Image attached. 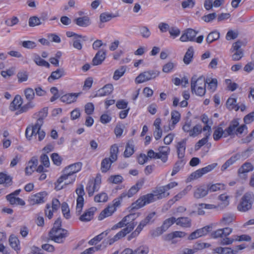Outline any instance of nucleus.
I'll return each mask as SVG.
<instances>
[{
	"mask_svg": "<svg viewBox=\"0 0 254 254\" xmlns=\"http://www.w3.org/2000/svg\"><path fill=\"white\" fill-rule=\"evenodd\" d=\"M134 225V224H130L128 227H126L119 232H118L114 236V237L109 239L108 240L109 244L111 245L122 238L124 237L125 236H126V235L130 233L133 229Z\"/></svg>",
	"mask_w": 254,
	"mask_h": 254,
	"instance_id": "6e6552de",
	"label": "nucleus"
},
{
	"mask_svg": "<svg viewBox=\"0 0 254 254\" xmlns=\"http://www.w3.org/2000/svg\"><path fill=\"white\" fill-rule=\"evenodd\" d=\"M134 145L133 144V141H129L126 146V149L124 152V156L125 157H129L132 155L134 153Z\"/></svg>",
	"mask_w": 254,
	"mask_h": 254,
	"instance_id": "4c0bfd02",
	"label": "nucleus"
},
{
	"mask_svg": "<svg viewBox=\"0 0 254 254\" xmlns=\"http://www.w3.org/2000/svg\"><path fill=\"white\" fill-rule=\"evenodd\" d=\"M146 204L143 196L139 198L135 202L131 204V209H138Z\"/></svg>",
	"mask_w": 254,
	"mask_h": 254,
	"instance_id": "79ce46f5",
	"label": "nucleus"
},
{
	"mask_svg": "<svg viewBox=\"0 0 254 254\" xmlns=\"http://www.w3.org/2000/svg\"><path fill=\"white\" fill-rule=\"evenodd\" d=\"M47 195L46 192H41L31 195L29 199L30 204L35 205L45 202V198Z\"/></svg>",
	"mask_w": 254,
	"mask_h": 254,
	"instance_id": "ddd939ff",
	"label": "nucleus"
},
{
	"mask_svg": "<svg viewBox=\"0 0 254 254\" xmlns=\"http://www.w3.org/2000/svg\"><path fill=\"white\" fill-rule=\"evenodd\" d=\"M186 145V139L178 142L177 144V154L178 158L182 159L185 156Z\"/></svg>",
	"mask_w": 254,
	"mask_h": 254,
	"instance_id": "393cba45",
	"label": "nucleus"
},
{
	"mask_svg": "<svg viewBox=\"0 0 254 254\" xmlns=\"http://www.w3.org/2000/svg\"><path fill=\"white\" fill-rule=\"evenodd\" d=\"M236 102V99L231 97L229 98L226 102V106L227 108L230 110L233 109L235 110L236 107L237 106Z\"/></svg>",
	"mask_w": 254,
	"mask_h": 254,
	"instance_id": "4d7b16f0",
	"label": "nucleus"
},
{
	"mask_svg": "<svg viewBox=\"0 0 254 254\" xmlns=\"http://www.w3.org/2000/svg\"><path fill=\"white\" fill-rule=\"evenodd\" d=\"M106 58V51L104 50H99L95 55L92 60V65H98L101 64Z\"/></svg>",
	"mask_w": 254,
	"mask_h": 254,
	"instance_id": "dca6fc26",
	"label": "nucleus"
},
{
	"mask_svg": "<svg viewBox=\"0 0 254 254\" xmlns=\"http://www.w3.org/2000/svg\"><path fill=\"white\" fill-rule=\"evenodd\" d=\"M12 177L6 174L0 173V184L3 185L4 187H9L12 185Z\"/></svg>",
	"mask_w": 254,
	"mask_h": 254,
	"instance_id": "7c9ffc66",
	"label": "nucleus"
},
{
	"mask_svg": "<svg viewBox=\"0 0 254 254\" xmlns=\"http://www.w3.org/2000/svg\"><path fill=\"white\" fill-rule=\"evenodd\" d=\"M35 106V105L32 101H28V102L27 104L24 105L20 108L19 112L20 113L26 112L29 109L33 108Z\"/></svg>",
	"mask_w": 254,
	"mask_h": 254,
	"instance_id": "13d9d810",
	"label": "nucleus"
},
{
	"mask_svg": "<svg viewBox=\"0 0 254 254\" xmlns=\"http://www.w3.org/2000/svg\"><path fill=\"white\" fill-rule=\"evenodd\" d=\"M254 202V194L252 192H247L241 197L237 209L242 212L248 211L252 208Z\"/></svg>",
	"mask_w": 254,
	"mask_h": 254,
	"instance_id": "7ed1b4c3",
	"label": "nucleus"
},
{
	"mask_svg": "<svg viewBox=\"0 0 254 254\" xmlns=\"http://www.w3.org/2000/svg\"><path fill=\"white\" fill-rule=\"evenodd\" d=\"M184 164H185V162L183 160H181L177 161L175 163V164L173 168L172 172L171 173V176H173L175 174H176L180 170L181 168L183 167Z\"/></svg>",
	"mask_w": 254,
	"mask_h": 254,
	"instance_id": "603ef678",
	"label": "nucleus"
},
{
	"mask_svg": "<svg viewBox=\"0 0 254 254\" xmlns=\"http://www.w3.org/2000/svg\"><path fill=\"white\" fill-rule=\"evenodd\" d=\"M210 133L209 132H206L205 137L199 140L195 145L194 148L195 150H199L203 145L205 144L208 141V139Z\"/></svg>",
	"mask_w": 254,
	"mask_h": 254,
	"instance_id": "37998d69",
	"label": "nucleus"
},
{
	"mask_svg": "<svg viewBox=\"0 0 254 254\" xmlns=\"http://www.w3.org/2000/svg\"><path fill=\"white\" fill-rule=\"evenodd\" d=\"M19 22V19L16 16H13L11 18L5 20L4 23L7 26H13L17 24Z\"/></svg>",
	"mask_w": 254,
	"mask_h": 254,
	"instance_id": "338daca9",
	"label": "nucleus"
},
{
	"mask_svg": "<svg viewBox=\"0 0 254 254\" xmlns=\"http://www.w3.org/2000/svg\"><path fill=\"white\" fill-rule=\"evenodd\" d=\"M116 16L112 13L104 12L100 15V20L101 23H104L110 21L112 18L115 17Z\"/></svg>",
	"mask_w": 254,
	"mask_h": 254,
	"instance_id": "3c124183",
	"label": "nucleus"
},
{
	"mask_svg": "<svg viewBox=\"0 0 254 254\" xmlns=\"http://www.w3.org/2000/svg\"><path fill=\"white\" fill-rule=\"evenodd\" d=\"M195 4L194 0H185L182 2L181 5L183 8H192Z\"/></svg>",
	"mask_w": 254,
	"mask_h": 254,
	"instance_id": "e2e57ef3",
	"label": "nucleus"
},
{
	"mask_svg": "<svg viewBox=\"0 0 254 254\" xmlns=\"http://www.w3.org/2000/svg\"><path fill=\"white\" fill-rule=\"evenodd\" d=\"M42 24L41 19L36 16L30 17L29 19L28 24L30 27H35Z\"/></svg>",
	"mask_w": 254,
	"mask_h": 254,
	"instance_id": "49530a36",
	"label": "nucleus"
},
{
	"mask_svg": "<svg viewBox=\"0 0 254 254\" xmlns=\"http://www.w3.org/2000/svg\"><path fill=\"white\" fill-rule=\"evenodd\" d=\"M73 22L77 25L82 27H86L91 24L90 19L87 16L76 18L73 20Z\"/></svg>",
	"mask_w": 254,
	"mask_h": 254,
	"instance_id": "4be33fe9",
	"label": "nucleus"
},
{
	"mask_svg": "<svg viewBox=\"0 0 254 254\" xmlns=\"http://www.w3.org/2000/svg\"><path fill=\"white\" fill-rule=\"evenodd\" d=\"M62 211L63 213L64 217L66 219H68L70 217L69 209L67 204L65 202H64L62 204Z\"/></svg>",
	"mask_w": 254,
	"mask_h": 254,
	"instance_id": "bf43d9fd",
	"label": "nucleus"
},
{
	"mask_svg": "<svg viewBox=\"0 0 254 254\" xmlns=\"http://www.w3.org/2000/svg\"><path fill=\"white\" fill-rule=\"evenodd\" d=\"M158 153L160 155L161 161L165 163L168 160V156L170 152V148L168 146H161L158 148Z\"/></svg>",
	"mask_w": 254,
	"mask_h": 254,
	"instance_id": "c85d7f7f",
	"label": "nucleus"
},
{
	"mask_svg": "<svg viewBox=\"0 0 254 254\" xmlns=\"http://www.w3.org/2000/svg\"><path fill=\"white\" fill-rule=\"evenodd\" d=\"M239 160V153L235 154L223 164V165L221 166V170L223 172L226 170L228 168L234 164L237 161Z\"/></svg>",
	"mask_w": 254,
	"mask_h": 254,
	"instance_id": "a211bd4d",
	"label": "nucleus"
},
{
	"mask_svg": "<svg viewBox=\"0 0 254 254\" xmlns=\"http://www.w3.org/2000/svg\"><path fill=\"white\" fill-rule=\"evenodd\" d=\"M206 82L207 80L206 81L202 76L197 77L196 75H193L191 79V91L194 90L198 86H206Z\"/></svg>",
	"mask_w": 254,
	"mask_h": 254,
	"instance_id": "f8f14e48",
	"label": "nucleus"
},
{
	"mask_svg": "<svg viewBox=\"0 0 254 254\" xmlns=\"http://www.w3.org/2000/svg\"><path fill=\"white\" fill-rule=\"evenodd\" d=\"M116 211L115 207L111 206V205H108L107 207L105 208L101 211L98 216V219L102 220L107 217H109L112 215V214Z\"/></svg>",
	"mask_w": 254,
	"mask_h": 254,
	"instance_id": "b1692460",
	"label": "nucleus"
},
{
	"mask_svg": "<svg viewBox=\"0 0 254 254\" xmlns=\"http://www.w3.org/2000/svg\"><path fill=\"white\" fill-rule=\"evenodd\" d=\"M24 94L28 101H32L35 98V93L32 88H25L24 90Z\"/></svg>",
	"mask_w": 254,
	"mask_h": 254,
	"instance_id": "a18cd8bd",
	"label": "nucleus"
},
{
	"mask_svg": "<svg viewBox=\"0 0 254 254\" xmlns=\"http://www.w3.org/2000/svg\"><path fill=\"white\" fill-rule=\"evenodd\" d=\"M97 209L95 207H92L86 210L82 215H81L79 219L82 222H88L91 220L93 217L95 212Z\"/></svg>",
	"mask_w": 254,
	"mask_h": 254,
	"instance_id": "4468645a",
	"label": "nucleus"
},
{
	"mask_svg": "<svg viewBox=\"0 0 254 254\" xmlns=\"http://www.w3.org/2000/svg\"><path fill=\"white\" fill-rule=\"evenodd\" d=\"M197 33V31L191 28H188L184 31L180 40L182 42L194 41Z\"/></svg>",
	"mask_w": 254,
	"mask_h": 254,
	"instance_id": "9d476101",
	"label": "nucleus"
},
{
	"mask_svg": "<svg viewBox=\"0 0 254 254\" xmlns=\"http://www.w3.org/2000/svg\"><path fill=\"white\" fill-rule=\"evenodd\" d=\"M181 118V115L179 112L177 111H173L171 112V120L172 124L175 125L178 123Z\"/></svg>",
	"mask_w": 254,
	"mask_h": 254,
	"instance_id": "052dcab7",
	"label": "nucleus"
},
{
	"mask_svg": "<svg viewBox=\"0 0 254 254\" xmlns=\"http://www.w3.org/2000/svg\"><path fill=\"white\" fill-rule=\"evenodd\" d=\"M82 164L81 162H77L69 165L63 170V174L58 179L56 189L61 190L62 187H60V184L65 181L64 185H68L74 182L76 178L75 174L78 172L81 169Z\"/></svg>",
	"mask_w": 254,
	"mask_h": 254,
	"instance_id": "f03ea898",
	"label": "nucleus"
},
{
	"mask_svg": "<svg viewBox=\"0 0 254 254\" xmlns=\"http://www.w3.org/2000/svg\"><path fill=\"white\" fill-rule=\"evenodd\" d=\"M206 86H198L195 88L194 90L191 91L192 93H194L196 95L203 96L206 93Z\"/></svg>",
	"mask_w": 254,
	"mask_h": 254,
	"instance_id": "69168bd1",
	"label": "nucleus"
},
{
	"mask_svg": "<svg viewBox=\"0 0 254 254\" xmlns=\"http://www.w3.org/2000/svg\"><path fill=\"white\" fill-rule=\"evenodd\" d=\"M202 130V127L200 125H196L192 128L191 129L189 135L190 137H195L200 133Z\"/></svg>",
	"mask_w": 254,
	"mask_h": 254,
	"instance_id": "6e6d98bb",
	"label": "nucleus"
},
{
	"mask_svg": "<svg viewBox=\"0 0 254 254\" xmlns=\"http://www.w3.org/2000/svg\"><path fill=\"white\" fill-rule=\"evenodd\" d=\"M232 231L233 229L229 227L219 229L211 233V237L213 239H217L228 237L232 233Z\"/></svg>",
	"mask_w": 254,
	"mask_h": 254,
	"instance_id": "9b49d317",
	"label": "nucleus"
},
{
	"mask_svg": "<svg viewBox=\"0 0 254 254\" xmlns=\"http://www.w3.org/2000/svg\"><path fill=\"white\" fill-rule=\"evenodd\" d=\"M208 192V188L204 187H200L194 191L193 196L197 199L200 198L206 195Z\"/></svg>",
	"mask_w": 254,
	"mask_h": 254,
	"instance_id": "2f4dec72",
	"label": "nucleus"
},
{
	"mask_svg": "<svg viewBox=\"0 0 254 254\" xmlns=\"http://www.w3.org/2000/svg\"><path fill=\"white\" fill-rule=\"evenodd\" d=\"M225 131L224 130L222 127L220 126L214 127V131L213 134V139L217 141L219 140L221 137H226L227 136H225Z\"/></svg>",
	"mask_w": 254,
	"mask_h": 254,
	"instance_id": "473e14b6",
	"label": "nucleus"
},
{
	"mask_svg": "<svg viewBox=\"0 0 254 254\" xmlns=\"http://www.w3.org/2000/svg\"><path fill=\"white\" fill-rule=\"evenodd\" d=\"M186 235V233L182 231H175L167 234L165 238L166 241H172V244H174L176 242L173 240L176 238H183Z\"/></svg>",
	"mask_w": 254,
	"mask_h": 254,
	"instance_id": "a878e982",
	"label": "nucleus"
},
{
	"mask_svg": "<svg viewBox=\"0 0 254 254\" xmlns=\"http://www.w3.org/2000/svg\"><path fill=\"white\" fill-rule=\"evenodd\" d=\"M113 91V86L112 84H107L97 91L96 96H105L110 94Z\"/></svg>",
	"mask_w": 254,
	"mask_h": 254,
	"instance_id": "412c9836",
	"label": "nucleus"
},
{
	"mask_svg": "<svg viewBox=\"0 0 254 254\" xmlns=\"http://www.w3.org/2000/svg\"><path fill=\"white\" fill-rule=\"evenodd\" d=\"M156 199H161L168 196L170 194L163 186L157 187L153 191Z\"/></svg>",
	"mask_w": 254,
	"mask_h": 254,
	"instance_id": "aec40b11",
	"label": "nucleus"
},
{
	"mask_svg": "<svg viewBox=\"0 0 254 254\" xmlns=\"http://www.w3.org/2000/svg\"><path fill=\"white\" fill-rule=\"evenodd\" d=\"M80 94V93H68L62 96L60 100L62 102L67 104H70L76 101L77 97Z\"/></svg>",
	"mask_w": 254,
	"mask_h": 254,
	"instance_id": "5701e85b",
	"label": "nucleus"
},
{
	"mask_svg": "<svg viewBox=\"0 0 254 254\" xmlns=\"http://www.w3.org/2000/svg\"><path fill=\"white\" fill-rule=\"evenodd\" d=\"M235 219V217L232 214H225L223 217L220 220L222 225H227L232 223Z\"/></svg>",
	"mask_w": 254,
	"mask_h": 254,
	"instance_id": "ea45409f",
	"label": "nucleus"
},
{
	"mask_svg": "<svg viewBox=\"0 0 254 254\" xmlns=\"http://www.w3.org/2000/svg\"><path fill=\"white\" fill-rule=\"evenodd\" d=\"M202 171L201 169H198L197 170L192 172L189 176V179L191 181L192 180H195L200 178L203 175Z\"/></svg>",
	"mask_w": 254,
	"mask_h": 254,
	"instance_id": "680f3d73",
	"label": "nucleus"
},
{
	"mask_svg": "<svg viewBox=\"0 0 254 254\" xmlns=\"http://www.w3.org/2000/svg\"><path fill=\"white\" fill-rule=\"evenodd\" d=\"M143 198L144 199L146 204L154 202L157 200L153 192L143 195Z\"/></svg>",
	"mask_w": 254,
	"mask_h": 254,
	"instance_id": "774afa93",
	"label": "nucleus"
},
{
	"mask_svg": "<svg viewBox=\"0 0 254 254\" xmlns=\"http://www.w3.org/2000/svg\"><path fill=\"white\" fill-rule=\"evenodd\" d=\"M229 196L226 194H222L219 196V199L222 201V203L219 204L218 207L221 208L222 209L226 207L229 204L228 200Z\"/></svg>",
	"mask_w": 254,
	"mask_h": 254,
	"instance_id": "de8ad7c7",
	"label": "nucleus"
},
{
	"mask_svg": "<svg viewBox=\"0 0 254 254\" xmlns=\"http://www.w3.org/2000/svg\"><path fill=\"white\" fill-rule=\"evenodd\" d=\"M220 34L216 31L210 32L206 37V41L207 43L210 44L219 38Z\"/></svg>",
	"mask_w": 254,
	"mask_h": 254,
	"instance_id": "a19ab883",
	"label": "nucleus"
},
{
	"mask_svg": "<svg viewBox=\"0 0 254 254\" xmlns=\"http://www.w3.org/2000/svg\"><path fill=\"white\" fill-rule=\"evenodd\" d=\"M47 108H44L39 112L34 114L33 118L36 119V122L34 125L28 127L25 131V135L28 137V132L31 131L29 136L38 135V140L41 141L44 139L46 136L45 132L41 129L44 123V120L48 116Z\"/></svg>",
	"mask_w": 254,
	"mask_h": 254,
	"instance_id": "f257e3e1",
	"label": "nucleus"
},
{
	"mask_svg": "<svg viewBox=\"0 0 254 254\" xmlns=\"http://www.w3.org/2000/svg\"><path fill=\"white\" fill-rule=\"evenodd\" d=\"M175 222H176V218L172 217L166 219L160 227L162 228L163 230L165 232Z\"/></svg>",
	"mask_w": 254,
	"mask_h": 254,
	"instance_id": "c03bdc74",
	"label": "nucleus"
},
{
	"mask_svg": "<svg viewBox=\"0 0 254 254\" xmlns=\"http://www.w3.org/2000/svg\"><path fill=\"white\" fill-rule=\"evenodd\" d=\"M254 169L253 165L250 162L244 163L238 170V173L240 177H242L246 176L250 172L252 171Z\"/></svg>",
	"mask_w": 254,
	"mask_h": 254,
	"instance_id": "f3484780",
	"label": "nucleus"
},
{
	"mask_svg": "<svg viewBox=\"0 0 254 254\" xmlns=\"http://www.w3.org/2000/svg\"><path fill=\"white\" fill-rule=\"evenodd\" d=\"M67 236V231L61 228L56 229H52L50 232L51 239L58 243H63V239L65 238Z\"/></svg>",
	"mask_w": 254,
	"mask_h": 254,
	"instance_id": "423d86ee",
	"label": "nucleus"
},
{
	"mask_svg": "<svg viewBox=\"0 0 254 254\" xmlns=\"http://www.w3.org/2000/svg\"><path fill=\"white\" fill-rule=\"evenodd\" d=\"M137 215L134 213H131L123 218V220L126 223V226L128 227L130 224H133V228L137 225V222H134V220L136 219Z\"/></svg>",
	"mask_w": 254,
	"mask_h": 254,
	"instance_id": "f704fd0d",
	"label": "nucleus"
},
{
	"mask_svg": "<svg viewBox=\"0 0 254 254\" xmlns=\"http://www.w3.org/2000/svg\"><path fill=\"white\" fill-rule=\"evenodd\" d=\"M134 254H148L149 251V248L145 245H141L133 250Z\"/></svg>",
	"mask_w": 254,
	"mask_h": 254,
	"instance_id": "864d4df0",
	"label": "nucleus"
},
{
	"mask_svg": "<svg viewBox=\"0 0 254 254\" xmlns=\"http://www.w3.org/2000/svg\"><path fill=\"white\" fill-rule=\"evenodd\" d=\"M126 70V66H122L120 68L116 70L113 75V79L115 80L119 79L124 74Z\"/></svg>",
	"mask_w": 254,
	"mask_h": 254,
	"instance_id": "09e8293b",
	"label": "nucleus"
},
{
	"mask_svg": "<svg viewBox=\"0 0 254 254\" xmlns=\"http://www.w3.org/2000/svg\"><path fill=\"white\" fill-rule=\"evenodd\" d=\"M144 183V179H140L135 184V185L131 187L127 191L122 193V197H127L129 198L133 196L142 188Z\"/></svg>",
	"mask_w": 254,
	"mask_h": 254,
	"instance_id": "1a4fd4ad",
	"label": "nucleus"
},
{
	"mask_svg": "<svg viewBox=\"0 0 254 254\" xmlns=\"http://www.w3.org/2000/svg\"><path fill=\"white\" fill-rule=\"evenodd\" d=\"M238 119H234L231 122L229 127L225 129V136H231L236 134L237 127L239 126Z\"/></svg>",
	"mask_w": 254,
	"mask_h": 254,
	"instance_id": "2eb2a0df",
	"label": "nucleus"
},
{
	"mask_svg": "<svg viewBox=\"0 0 254 254\" xmlns=\"http://www.w3.org/2000/svg\"><path fill=\"white\" fill-rule=\"evenodd\" d=\"M160 72L155 70H150L140 73L135 79L136 84L142 83L155 79L158 76Z\"/></svg>",
	"mask_w": 254,
	"mask_h": 254,
	"instance_id": "39448f33",
	"label": "nucleus"
},
{
	"mask_svg": "<svg viewBox=\"0 0 254 254\" xmlns=\"http://www.w3.org/2000/svg\"><path fill=\"white\" fill-rule=\"evenodd\" d=\"M118 151L119 149L117 145L114 144L111 146L110 157L105 158L102 161L101 170L102 173L107 172L110 169L111 164L117 160Z\"/></svg>",
	"mask_w": 254,
	"mask_h": 254,
	"instance_id": "20e7f679",
	"label": "nucleus"
},
{
	"mask_svg": "<svg viewBox=\"0 0 254 254\" xmlns=\"http://www.w3.org/2000/svg\"><path fill=\"white\" fill-rule=\"evenodd\" d=\"M76 193L78 196L76 199V214L80 215L84 205V198L83 196L85 194L83 185H80L76 189Z\"/></svg>",
	"mask_w": 254,
	"mask_h": 254,
	"instance_id": "0eeeda50",
	"label": "nucleus"
},
{
	"mask_svg": "<svg viewBox=\"0 0 254 254\" xmlns=\"http://www.w3.org/2000/svg\"><path fill=\"white\" fill-rule=\"evenodd\" d=\"M33 61L37 65L45 66L47 68H49L50 66V64L48 62L41 59L39 55L37 54L34 55Z\"/></svg>",
	"mask_w": 254,
	"mask_h": 254,
	"instance_id": "58836bf2",
	"label": "nucleus"
},
{
	"mask_svg": "<svg viewBox=\"0 0 254 254\" xmlns=\"http://www.w3.org/2000/svg\"><path fill=\"white\" fill-rule=\"evenodd\" d=\"M9 242L11 248L14 250L16 251L20 250V242L17 237L13 235H11L9 238Z\"/></svg>",
	"mask_w": 254,
	"mask_h": 254,
	"instance_id": "c9c22d12",
	"label": "nucleus"
},
{
	"mask_svg": "<svg viewBox=\"0 0 254 254\" xmlns=\"http://www.w3.org/2000/svg\"><path fill=\"white\" fill-rule=\"evenodd\" d=\"M177 64L175 62H169L164 65L162 68L163 72L169 73L176 66Z\"/></svg>",
	"mask_w": 254,
	"mask_h": 254,
	"instance_id": "8fccbe9b",
	"label": "nucleus"
},
{
	"mask_svg": "<svg viewBox=\"0 0 254 254\" xmlns=\"http://www.w3.org/2000/svg\"><path fill=\"white\" fill-rule=\"evenodd\" d=\"M193 54L194 51L193 48L192 47H189L183 59V61L186 64H189L191 63L193 59Z\"/></svg>",
	"mask_w": 254,
	"mask_h": 254,
	"instance_id": "72a5a7b5",
	"label": "nucleus"
},
{
	"mask_svg": "<svg viewBox=\"0 0 254 254\" xmlns=\"http://www.w3.org/2000/svg\"><path fill=\"white\" fill-rule=\"evenodd\" d=\"M176 223L182 227L190 228L191 226V220L187 217H179L176 219Z\"/></svg>",
	"mask_w": 254,
	"mask_h": 254,
	"instance_id": "cd10ccee",
	"label": "nucleus"
},
{
	"mask_svg": "<svg viewBox=\"0 0 254 254\" xmlns=\"http://www.w3.org/2000/svg\"><path fill=\"white\" fill-rule=\"evenodd\" d=\"M23 103V99L20 95H17L15 96L14 99L10 104L9 110L14 111L18 109H20Z\"/></svg>",
	"mask_w": 254,
	"mask_h": 254,
	"instance_id": "6ab92c4d",
	"label": "nucleus"
},
{
	"mask_svg": "<svg viewBox=\"0 0 254 254\" xmlns=\"http://www.w3.org/2000/svg\"><path fill=\"white\" fill-rule=\"evenodd\" d=\"M108 199L107 193L102 192L96 195L94 197V200L97 202H105Z\"/></svg>",
	"mask_w": 254,
	"mask_h": 254,
	"instance_id": "5fc2aeb1",
	"label": "nucleus"
},
{
	"mask_svg": "<svg viewBox=\"0 0 254 254\" xmlns=\"http://www.w3.org/2000/svg\"><path fill=\"white\" fill-rule=\"evenodd\" d=\"M190 189V188L189 187H187L184 190L180 192L178 194L176 195L172 199H170L169 201V203L170 204H173L176 201L179 200L181 198H182L183 196L186 195L188 193V190Z\"/></svg>",
	"mask_w": 254,
	"mask_h": 254,
	"instance_id": "e433bc0d",
	"label": "nucleus"
},
{
	"mask_svg": "<svg viewBox=\"0 0 254 254\" xmlns=\"http://www.w3.org/2000/svg\"><path fill=\"white\" fill-rule=\"evenodd\" d=\"M82 39L80 38H73L72 41L73 47L78 50H80L82 48V45L81 44Z\"/></svg>",
	"mask_w": 254,
	"mask_h": 254,
	"instance_id": "0e129e2a",
	"label": "nucleus"
},
{
	"mask_svg": "<svg viewBox=\"0 0 254 254\" xmlns=\"http://www.w3.org/2000/svg\"><path fill=\"white\" fill-rule=\"evenodd\" d=\"M6 198L11 205H20L23 206L25 204L23 200L19 197L13 196V194H8L6 195Z\"/></svg>",
	"mask_w": 254,
	"mask_h": 254,
	"instance_id": "c756f323",
	"label": "nucleus"
},
{
	"mask_svg": "<svg viewBox=\"0 0 254 254\" xmlns=\"http://www.w3.org/2000/svg\"><path fill=\"white\" fill-rule=\"evenodd\" d=\"M64 75V70L63 68H58L51 73V75L48 78V81L52 82L53 80L59 79Z\"/></svg>",
	"mask_w": 254,
	"mask_h": 254,
	"instance_id": "bb28decb",
	"label": "nucleus"
}]
</instances>
